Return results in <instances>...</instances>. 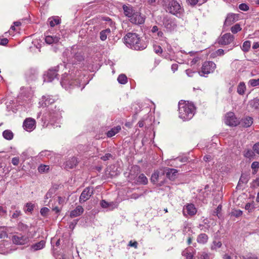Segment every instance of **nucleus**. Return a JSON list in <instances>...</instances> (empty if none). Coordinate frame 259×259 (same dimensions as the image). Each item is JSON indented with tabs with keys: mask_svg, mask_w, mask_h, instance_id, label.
<instances>
[{
	"mask_svg": "<svg viewBox=\"0 0 259 259\" xmlns=\"http://www.w3.org/2000/svg\"><path fill=\"white\" fill-rule=\"evenodd\" d=\"M145 16L142 15L140 12L137 11L134 13L132 17L129 19V21L131 23L137 25L143 24L145 22Z\"/></svg>",
	"mask_w": 259,
	"mask_h": 259,
	"instance_id": "obj_9",
	"label": "nucleus"
},
{
	"mask_svg": "<svg viewBox=\"0 0 259 259\" xmlns=\"http://www.w3.org/2000/svg\"><path fill=\"white\" fill-rule=\"evenodd\" d=\"M164 175V173L161 172V173L156 171H155L151 176V181L153 183H155L158 181V180L160 178Z\"/></svg>",
	"mask_w": 259,
	"mask_h": 259,
	"instance_id": "obj_27",
	"label": "nucleus"
},
{
	"mask_svg": "<svg viewBox=\"0 0 259 259\" xmlns=\"http://www.w3.org/2000/svg\"><path fill=\"white\" fill-rule=\"evenodd\" d=\"M250 41L249 40L245 41L243 42L241 49L243 52H248L250 48Z\"/></svg>",
	"mask_w": 259,
	"mask_h": 259,
	"instance_id": "obj_35",
	"label": "nucleus"
},
{
	"mask_svg": "<svg viewBox=\"0 0 259 259\" xmlns=\"http://www.w3.org/2000/svg\"><path fill=\"white\" fill-rule=\"evenodd\" d=\"M62 111L59 109L51 110L47 115H44L42 121H44V124L46 123L49 119L55 120L60 118L62 117Z\"/></svg>",
	"mask_w": 259,
	"mask_h": 259,
	"instance_id": "obj_8",
	"label": "nucleus"
},
{
	"mask_svg": "<svg viewBox=\"0 0 259 259\" xmlns=\"http://www.w3.org/2000/svg\"><path fill=\"white\" fill-rule=\"evenodd\" d=\"M49 211V209L47 207H43L40 209V214L43 216H46L48 212Z\"/></svg>",
	"mask_w": 259,
	"mask_h": 259,
	"instance_id": "obj_49",
	"label": "nucleus"
},
{
	"mask_svg": "<svg viewBox=\"0 0 259 259\" xmlns=\"http://www.w3.org/2000/svg\"><path fill=\"white\" fill-rule=\"evenodd\" d=\"M242 28L239 24H236L231 28V31L234 34L237 33Z\"/></svg>",
	"mask_w": 259,
	"mask_h": 259,
	"instance_id": "obj_39",
	"label": "nucleus"
},
{
	"mask_svg": "<svg viewBox=\"0 0 259 259\" xmlns=\"http://www.w3.org/2000/svg\"><path fill=\"white\" fill-rule=\"evenodd\" d=\"M156 33L157 37L156 38H159L161 40H164L165 37L163 36V33L161 31H158Z\"/></svg>",
	"mask_w": 259,
	"mask_h": 259,
	"instance_id": "obj_48",
	"label": "nucleus"
},
{
	"mask_svg": "<svg viewBox=\"0 0 259 259\" xmlns=\"http://www.w3.org/2000/svg\"><path fill=\"white\" fill-rule=\"evenodd\" d=\"M128 245L131 247H133L135 248H137L138 247V243L137 241H134V242L132 241H130Z\"/></svg>",
	"mask_w": 259,
	"mask_h": 259,
	"instance_id": "obj_62",
	"label": "nucleus"
},
{
	"mask_svg": "<svg viewBox=\"0 0 259 259\" xmlns=\"http://www.w3.org/2000/svg\"><path fill=\"white\" fill-rule=\"evenodd\" d=\"M77 158L73 157L66 162L65 167L69 169L73 168L77 165Z\"/></svg>",
	"mask_w": 259,
	"mask_h": 259,
	"instance_id": "obj_22",
	"label": "nucleus"
},
{
	"mask_svg": "<svg viewBox=\"0 0 259 259\" xmlns=\"http://www.w3.org/2000/svg\"><path fill=\"white\" fill-rule=\"evenodd\" d=\"M121 130V126L120 125H117L116 126H114L110 130H109L107 133L106 135L108 138H111L116 134L119 132Z\"/></svg>",
	"mask_w": 259,
	"mask_h": 259,
	"instance_id": "obj_25",
	"label": "nucleus"
},
{
	"mask_svg": "<svg viewBox=\"0 0 259 259\" xmlns=\"http://www.w3.org/2000/svg\"><path fill=\"white\" fill-rule=\"evenodd\" d=\"M216 64L212 61L205 62L201 67V70L198 72L200 76H204L214 71Z\"/></svg>",
	"mask_w": 259,
	"mask_h": 259,
	"instance_id": "obj_5",
	"label": "nucleus"
},
{
	"mask_svg": "<svg viewBox=\"0 0 259 259\" xmlns=\"http://www.w3.org/2000/svg\"><path fill=\"white\" fill-rule=\"evenodd\" d=\"M93 188L87 187L82 192L80 197L79 202L82 203L90 199L91 196L93 194Z\"/></svg>",
	"mask_w": 259,
	"mask_h": 259,
	"instance_id": "obj_11",
	"label": "nucleus"
},
{
	"mask_svg": "<svg viewBox=\"0 0 259 259\" xmlns=\"http://www.w3.org/2000/svg\"><path fill=\"white\" fill-rule=\"evenodd\" d=\"M137 183L140 184L146 185L148 183V179L143 174H140L137 179Z\"/></svg>",
	"mask_w": 259,
	"mask_h": 259,
	"instance_id": "obj_29",
	"label": "nucleus"
},
{
	"mask_svg": "<svg viewBox=\"0 0 259 259\" xmlns=\"http://www.w3.org/2000/svg\"><path fill=\"white\" fill-rule=\"evenodd\" d=\"M19 163V158L18 157H13L12 159V163L14 165H17Z\"/></svg>",
	"mask_w": 259,
	"mask_h": 259,
	"instance_id": "obj_55",
	"label": "nucleus"
},
{
	"mask_svg": "<svg viewBox=\"0 0 259 259\" xmlns=\"http://www.w3.org/2000/svg\"><path fill=\"white\" fill-rule=\"evenodd\" d=\"M239 8L242 11H247L249 9V7L245 4H241L239 6Z\"/></svg>",
	"mask_w": 259,
	"mask_h": 259,
	"instance_id": "obj_52",
	"label": "nucleus"
},
{
	"mask_svg": "<svg viewBox=\"0 0 259 259\" xmlns=\"http://www.w3.org/2000/svg\"><path fill=\"white\" fill-rule=\"evenodd\" d=\"M123 39L126 46L133 50H143L147 47V44L136 33L128 32Z\"/></svg>",
	"mask_w": 259,
	"mask_h": 259,
	"instance_id": "obj_1",
	"label": "nucleus"
},
{
	"mask_svg": "<svg viewBox=\"0 0 259 259\" xmlns=\"http://www.w3.org/2000/svg\"><path fill=\"white\" fill-rule=\"evenodd\" d=\"M117 80L119 83L124 84L127 82V77L124 74H120L118 76Z\"/></svg>",
	"mask_w": 259,
	"mask_h": 259,
	"instance_id": "obj_38",
	"label": "nucleus"
},
{
	"mask_svg": "<svg viewBox=\"0 0 259 259\" xmlns=\"http://www.w3.org/2000/svg\"><path fill=\"white\" fill-rule=\"evenodd\" d=\"M248 84L253 87L259 85V78L250 79L248 81Z\"/></svg>",
	"mask_w": 259,
	"mask_h": 259,
	"instance_id": "obj_40",
	"label": "nucleus"
},
{
	"mask_svg": "<svg viewBox=\"0 0 259 259\" xmlns=\"http://www.w3.org/2000/svg\"><path fill=\"white\" fill-rule=\"evenodd\" d=\"M12 240L16 244L24 245L28 243L29 239L27 236L20 235L14 236Z\"/></svg>",
	"mask_w": 259,
	"mask_h": 259,
	"instance_id": "obj_12",
	"label": "nucleus"
},
{
	"mask_svg": "<svg viewBox=\"0 0 259 259\" xmlns=\"http://www.w3.org/2000/svg\"><path fill=\"white\" fill-rule=\"evenodd\" d=\"M55 189L54 188H51L49 189V191L47 193L45 196V199H48L50 198H51L53 195L55 193Z\"/></svg>",
	"mask_w": 259,
	"mask_h": 259,
	"instance_id": "obj_42",
	"label": "nucleus"
},
{
	"mask_svg": "<svg viewBox=\"0 0 259 259\" xmlns=\"http://www.w3.org/2000/svg\"><path fill=\"white\" fill-rule=\"evenodd\" d=\"M178 171L176 169L168 168L166 171V175L170 180H174Z\"/></svg>",
	"mask_w": 259,
	"mask_h": 259,
	"instance_id": "obj_28",
	"label": "nucleus"
},
{
	"mask_svg": "<svg viewBox=\"0 0 259 259\" xmlns=\"http://www.w3.org/2000/svg\"><path fill=\"white\" fill-rule=\"evenodd\" d=\"M182 255L186 256V259H193V255L190 252H188L187 250L183 251Z\"/></svg>",
	"mask_w": 259,
	"mask_h": 259,
	"instance_id": "obj_46",
	"label": "nucleus"
},
{
	"mask_svg": "<svg viewBox=\"0 0 259 259\" xmlns=\"http://www.w3.org/2000/svg\"><path fill=\"white\" fill-rule=\"evenodd\" d=\"M112 157V155L110 153H106L105 155L102 156L101 159L104 161H106Z\"/></svg>",
	"mask_w": 259,
	"mask_h": 259,
	"instance_id": "obj_51",
	"label": "nucleus"
},
{
	"mask_svg": "<svg viewBox=\"0 0 259 259\" xmlns=\"http://www.w3.org/2000/svg\"><path fill=\"white\" fill-rule=\"evenodd\" d=\"M196 209L194 205L192 204H190L186 206L184 209V212H186L190 215H193L196 213Z\"/></svg>",
	"mask_w": 259,
	"mask_h": 259,
	"instance_id": "obj_23",
	"label": "nucleus"
},
{
	"mask_svg": "<svg viewBox=\"0 0 259 259\" xmlns=\"http://www.w3.org/2000/svg\"><path fill=\"white\" fill-rule=\"evenodd\" d=\"M59 40L60 37L56 35H47L45 38V41L49 45L57 43Z\"/></svg>",
	"mask_w": 259,
	"mask_h": 259,
	"instance_id": "obj_24",
	"label": "nucleus"
},
{
	"mask_svg": "<svg viewBox=\"0 0 259 259\" xmlns=\"http://www.w3.org/2000/svg\"><path fill=\"white\" fill-rule=\"evenodd\" d=\"M256 186L259 187V178L254 180L252 183V187H255Z\"/></svg>",
	"mask_w": 259,
	"mask_h": 259,
	"instance_id": "obj_64",
	"label": "nucleus"
},
{
	"mask_svg": "<svg viewBox=\"0 0 259 259\" xmlns=\"http://www.w3.org/2000/svg\"><path fill=\"white\" fill-rule=\"evenodd\" d=\"M53 152L51 151L44 150L40 152L39 154L40 157H49L52 154Z\"/></svg>",
	"mask_w": 259,
	"mask_h": 259,
	"instance_id": "obj_43",
	"label": "nucleus"
},
{
	"mask_svg": "<svg viewBox=\"0 0 259 259\" xmlns=\"http://www.w3.org/2000/svg\"><path fill=\"white\" fill-rule=\"evenodd\" d=\"M222 210V205H219L215 210L214 211V214L217 215L219 218H220V213Z\"/></svg>",
	"mask_w": 259,
	"mask_h": 259,
	"instance_id": "obj_53",
	"label": "nucleus"
},
{
	"mask_svg": "<svg viewBox=\"0 0 259 259\" xmlns=\"http://www.w3.org/2000/svg\"><path fill=\"white\" fill-rule=\"evenodd\" d=\"M166 11L173 15L180 14L182 11V8L180 4L175 0L170 1L167 6Z\"/></svg>",
	"mask_w": 259,
	"mask_h": 259,
	"instance_id": "obj_7",
	"label": "nucleus"
},
{
	"mask_svg": "<svg viewBox=\"0 0 259 259\" xmlns=\"http://www.w3.org/2000/svg\"><path fill=\"white\" fill-rule=\"evenodd\" d=\"M253 123V118L249 116H247L242 118L241 121H240V124L242 126L248 127L250 126Z\"/></svg>",
	"mask_w": 259,
	"mask_h": 259,
	"instance_id": "obj_21",
	"label": "nucleus"
},
{
	"mask_svg": "<svg viewBox=\"0 0 259 259\" xmlns=\"http://www.w3.org/2000/svg\"><path fill=\"white\" fill-rule=\"evenodd\" d=\"M8 39L7 38L0 39V45L5 46L8 43Z\"/></svg>",
	"mask_w": 259,
	"mask_h": 259,
	"instance_id": "obj_60",
	"label": "nucleus"
},
{
	"mask_svg": "<svg viewBox=\"0 0 259 259\" xmlns=\"http://www.w3.org/2000/svg\"><path fill=\"white\" fill-rule=\"evenodd\" d=\"M162 22L164 27L168 31L173 30L176 26L174 21L167 16L163 18Z\"/></svg>",
	"mask_w": 259,
	"mask_h": 259,
	"instance_id": "obj_14",
	"label": "nucleus"
},
{
	"mask_svg": "<svg viewBox=\"0 0 259 259\" xmlns=\"http://www.w3.org/2000/svg\"><path fill=\"white\" fill-rule=\"evenodd\" d=\"M234 39V37L230 33H227L222 35L220 40L219 44L222 45H227L231 44Z\"/></svg>",
	"mask_w": 259,
	"mask_h": 259,
	"instance_id": "obj_13",
	"label": "nucleus"
},
{
	"mask_svg": "<svg viewBox=\"0 0 259 259\" xmlns=\"http://www.w3.org/2000/svg\"><path fill=\"white\" fill-rule=\"evenodd\" d=\"M21 214V211L20 210H16L12 214V217L14 219L18 218Z\"/></svg>",
	"mask_w": 259,
	"mask_h": 259,
	"instance_id": "obj_57",
	"label": "nucleus"
},
{
	"mask_svg": "<svg viewBox=\"0 0 259 259\" xmlns=\"http://www.w3.org/2000/svg\"><path fill=\"white\" fill-rule=\"evenodd\" d=\"M254 152L250 149H246L244 152V156L248 158H253L254 156Z\"/></svg>",
	"mask_w": 259,
	"mask_h": 259,
	"instance_id": "obj_34",
	"label": "nucleus"
},
{
	"mask_svg": "<svg viewBox=\"0 0 259 259\" xmlns=\"http://www.w3.org/2000/svg\"><path fill=\"white\" fill-rule=\"evenodd\" d=\"M26 209L25 211L31 212L34 208V205L31 203H27L25 205Z\"/></svg>",
	"mask_w": 259,
	"mask_h": 259,
	"instance_id": "obj_45",
	"label": "nucleus"
},
{
	"mask_svg": "<svg viewBox=\"0 0 259 259\" xmlns=\"http://www.w3.org/2000/svg\"><path fill=\"white\" fill-rule=\"evenodd\" d=\"M123 10L124 15L128 18V19L132 17L134 13L136 12V10L131 6H123Z\"/></svg>",
	"mask_w": 259,
	"mask_h": 259,
	"instance_id": "obj_18",
	"label": "nucleus"
},
{
	"mask_svg": "<svg viewBox=\"0 0 259 259\" xmlns=\"http://www.w3.org/2000/svg\"><path fill=\"white\" fill-rule=\"evenodd\" d=\"M254 208V207L253 204L250 203H247V204H246L245 206V209L248 210L249 212L252 211L253 210Z\"/></svg>",
	"mask_w": 259,
	"mask_h": 259,
	"instance_id": "obj_47",
	"label": "nucleus"
},
{
	"mask_svg": "<svg viewBox=\"0 0 259 259\" xmlns=\"http://www.w3.org/2000/svg\"><path fill=\"white\" fill-rule=\"evenodd\" d=\"M251 168L254 169H256L259 168V162L257 161H254L251 164Z\"/></svg>",
	"mask_w": 259,
	"mask_h": 259,
	"instance_id": "obj_61",
	"label": "nucleus"
},
{
	"mask_svg": "<svg viewBox=\"0 0 259 259\" xmlns=\"http://www.w3.org/2000/svg\"><path fill=\"white\" fill-rule=\"evenodd\" d=\"M48 22L51 27H54L60 23V19L58 17H53L50 18L48 19Z\"/></svg>",
	"mask_w": 259,
	"mask_h": 259,
	"instance_id": "obj_30",
	"label": "nucleus"
},
{
	"mask_svg": "<svg viewBox=\"0 0 259 259\" xmlns=\"http://www.w3.org/2000/svg\"><path fill=\"white\" fill-rule=\"evenodd\" d=\"M7 210L3 206H0V215L5 216L6 215Z\"/></svg>",
	"mask_w": 259,
	"mask_h": 259,
	"instance_id": "obj_58",
	"label": "nucleus"
},
{
	"mask_svg": "<svg viewBox=\"0 0 259 259\" xmlns=\"http://www.w3.org/2000/svg\"><path fill=\"white\" fill-rule=\"evenodd\" d=\"M225 123L231 126H236L240 124V121L233 112H229L225 115Z\"/></svg>",
	"mask_w": 259,
	"mask_h": 259,
	"instance_id": "obj_6",
	"label": "nucleus"
},
{
	"mask_svg": "<svg viewBox=\"0 0 259 259\" xmlns=\"http://www.w3.org/2000/svg\"><path fill=\"white\" fill-rule=\"evenodd\" d=\"M252 149L254 152L259 155V142L256 143L253 146Z\"/></svg>",
	"mask_w": 259,
	"mask_h": 259,
	"instance_id": "obj_50",
	"label": "nucleus"
},
{
	"mask_svg": "<svg viewBox=\"0 0 259 259\" xmlns=\"http://www.w3.org/2000/svg\"><path fill=\"white\" fill-rule=\"evenodd\" d=\"M81 81L78 78H74L72 75L64 73L62 77L61 84L65 89L67 90L71 87L79 86Z\"/></svg>",
	"mask_w": 259,
	"mask_h": 259,
	"instance_id": "obj_4",
	"label": "nucleus"
},
{
	"mask_svg": "<svg viewBox=\"0 0 259 259\" xmlns=\"http://www.w3.org/2000/svg\"><path fill=\"white\" fill-rule=\"evenodd\" d=\"M186 73L187 74V75L189 76V77H192L193 76V74L195 73L194 71H193L191 69H187L186 70Z\"/></svg>",
	"mask_w": 259,
	"mask_h": 259,
	"instance_id": "obj_63",
	"label": "nucleus"
},
{
	"mask_svg": "<svg viewBox=\"0 0 259 259\" xmlns=\"http://www.w3.org/2000/svg\"><path fill=\"white\" fill-rule=\"evenodd\" d=\"M154 50L156 54H161L162 52V49L159 46H155L154 47Z\"/></svg>",
	"mask_w": 259,
	"mask_h": 259,
	"instance_id": "obj_54",
	"label": "nucleus"
},
{
	"mask_svg": "<svg viewBox=\"0 0 259 259\" xmlns=\"http://www.w3.org/2000/svg\"><path fill=\"white\" fill-rule=\"evenodd\" d=\"M3 136L6 140H11L13 138L14 134L11 131L7 130L3 132Z\"/></svg>",
	"mask_w": 259,
	"mask_h": 259,
	"instance_id": "obj_31",
	"label": "nucleus"
},
{
	"mask_svg": "<svg viewBox=\"0 0 259 259\" xmlns=\"http://www.w3.org/2000/svg\"><path fill=\"white\" fill-rule=\"evenodd\" d=\"M84 209L80 205H78L76 208L72 210L70 213V216L71 218H75L80 215L83 212Z\"/></svg>",
	"mask_w": 259,
	"mask_h": 259,
	"instance_id": "obj_20",
	"label": "nucleus"
},
{
	"mask_svg": "<svg viewBox=\"0 0 259 259\" xmlns=\"http://www.w3.org/2000/svg\"><path fill=\"white\" fill-rule=\"evenodd\" d=\"M23 128L29 132L34 130L36 127L35 120L32 118H26L23 123Z\"/></svg>",
	"mask_w": 259,
	"mask_h": 259,
	"instance_id": "obj_10",
	"label": "nucleus"
},
{
	"mask_svg": "<svg viewBox=\"0 0 259 259\" xmlns=\"http://www.w3.org/2000/svg\"><path fill=\"white\" fill-rule=\"evenodd\" d=\"M49 166L47 165H40L38 167V170L39 172L42 173L45 172H47L49 169Z\"/></svg>",
	"mask_w": 259,
	"mask_h": 259,
	"instance_id": "obj_41",
	"label": "nucleus"
},
{
	"mask_svg": "<svg viewBox=\"0 0 259 259\" xmlns=\"http://www.w3.org/2000/svg\"><path fill=\"white\" fill-rule=\"evenodd\" d=\"M45 244L46 242L44 240H41L39 242H37L31 245V246L29 248V250L31 252H34L38 250H40L45 247Z\"/></svg>",
	"mask_w": 259,
	"mask_h": 259,
	"instance_id": "obj_17",
	"label": "nucleus"
},
{
	"mask_svg": "<svg viewBox=\"0 0 259 259\" xmlns=\"http://www.w3.org/2000/svg\"><path fill=\"white\" fill-rule=\"evenodd\" d=\"M57 76V73L56 69H49L47 74L45 75L44 80L45 81L51 82Z\"/></svg>",
	"mask_w": 259,
	"mask_h": 259,
	"instance_id": "obj_16",
	"label": "nucleus"
},
{
	"mask_svg": "<svg viewBox=\"0 0 259 259\" xmlns=\"http://www.w3.org/2000/svg\"><path fill=\"white\" fill-rule=\"evenodd\" d=\"M207 0H187L188 4L192 6L196 5H201L205 3Z\"/></svg>",
	"mask_w": 259,
	"mask_h": 259,
	"instance_id": "obj_32",
	"label": "nucleus"
},
{
	"mask_svg": "<svg viewBox=\"0 0 259 259\" xmlns=\"http://www.w3.org/2000/svg\"><path fill=\"white\" fill-rule=\"evenodd\" d=\"M100 39L102 40H105L107 38V33H105V32H103L102 31H101L100 33Z\"/></svg>",
	"mask_w": 259,
	"mask_h": 259,
	"instance_id": "obj_56",
	"label": "nucleus"
},
{
	"mask_svg": "<svg viewBox=\"0 0 259 259\" xmlns=\"http://www.w3.org/2000/svg\"><path fill=\"white\" fill-rule=\"evenodd\" d=\"M222 242L221 241H215L213 242V244L211 245V248L212 250L217 249V248H219L222 246Z\"/></svg>",
	"mask_w": 259,
	"mask_h": 259,
	"instance_id": "obj_44",
	"label": "nucleus"
},
{
	"mask_svg": "<svg viewBox=\"0 0 259 259\" xmlns=\"http://www.w3.org/2000/svg\"><path fill=\"white\" fill-rule=\"evenodd\" d=\"M208 239V237L206 234L201 233L198 236L197 238V241L200 244H204L206 243Z\"/></svg>",
	"mask_w": 259,
	"mask_h": 259,
	"instance_id": "obj_26",
	"label": "nucleus"
},
{
	"mask_svg": "<svg viewBox=\"0 0 259 259\" xmlns=\"http://www.w3.org/2000/svg\"><path fill=\"white\" fill-rule=\"evenodd\" d=\"M238 20V16L235 14H229L227 15L224 22V26L228 27Z\"/></svg>",
	"mask_w": 259,
	"mask_h": 259,
	"instance_id": "obj_15",
	"label": "nucleus"
},
{
	"mask_svg": "<svg viewBox=\"0 0 259 259\" xmlns=\"http://www.w3.org/2000/svg\"><path fill=\"white\" fill-rule=\"evenodd\" d=\"M246 89L245 84L243 82L239 83L237 88V93L240 95H243Z\"/></svg>",
	"mask_w": 259,
	"mask_h": 259,
	"instance_id": "obj_33",
	"label": "nucleus"
},
{
	"mask_svg": "<svg viewBox=\"0 0 259 259\" xmlns=\"http://www.w3.org/2000/svg\"><path fill=\"white\" fill-rule=\"evenodd\" d=\"M249 181V176L245 174H242L241 177L239 179L238 184L240 185L241 184H246Z\"/></svg>",
	"mask_w": 259,
	"mask_h": 259,
	"instance_id": "obj_36",
	"label": "nucleus"
},
{
	"mask_svg": "<svg viewBox=\"0 0 259 259\" xmlns=\"http://www.w3.org/2000/svg\"><path fill=\"white\" fill-rule=\"evenodd\" d=\"M250 105L254 109H259V99L255 98L251 100Z\"/></svg>",
	"mask_w": 259,
	"mask_h": 259,
	"instance_id": "obj_37",
	"label": "nucleus"
},
{
	"mask_svg": "<svg viewBox=\"0 0 259 259\" xmlns=\"http://www.w3.org/2000/svg\"><path fill=\"white\" fill-rule=\"evenodd\" d=\"M194 105L189 102L181 100L179 103V117L184 121L191 119L194 114Z\"/></svg>",
	"mask_w": 259,
	"mask_h": 259,
	"instance_id": "obj_3",
	"label": "nucleus"
},
{
	"mask_svg": "<svg viewBox=\"0 0 259 259\" xmlns=\"http://www.w3.org/2000/svg\"><path fill=\"white\" fill-rule=\"evenodd\" d=\"M100 204L103 208H107L109 205V204L104 200L101 201Z\"/></svg>",
	"mask_w": 259,
	"mask_h": 259,
	"instance_id": "obj_59",
	"label": "nucleus"
},
{
	"mask_svg": "<svg viewBox=\"0 0 259 259\" xmlns=\"http://www.w3.org/2000/svg\"><path fill=\"white\" fill-rule=\"evenodd\" d=\"M54 102V99L52 98L50 96H43L42 100L39 102L40 105L42 107H46Z\"/></svg>",
	"mask_w": 259,
	"mask_h": 259,
	"instance_id": "obj_19",
	"label": "nucleus"
},
{
	"mask_svg": "<svg viewBox=\"0 0 259 259\" xmlns=\"http://www.w3.org/2000/svg\"><path fill=\"white\" fill-rule=\"evenodd\" d=\"M63 55L66 58L67 63L72 65L79 64L84 59L82 51L74 46L66 49Z\"/></svg>",
	"mask_w": 259,
	"mask_h": 259,
	"instance_id": "obj_2",
	"label": "nucleus"
}]
</instances>
